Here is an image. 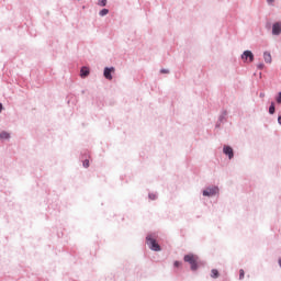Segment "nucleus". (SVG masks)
I'll list each match as a JSON object with an SVG mask.
<instances>
[{
	"mask_svg": "<svg viewBox=\"0 0 281 281\" xmlns=\"http://www.w3.org/2000/svg\"><path fill=\"white\" fill-rule=\"evenodd\" d=\"M278 123L281 125V116L278 117Z\"/></svg>",
	"mask_w": 281,
	"mask_h": 281,
	"instance_id": "a878e982",
	"label": "nucleus"
},
{
	"mask_svg": "<svg viewBox=\"0 0 281 281\" xmlns=\"http://www.w3.org/2000/svg\"><path fill=\"white\" fill-rule=\"evenodd\" d=\"M83 168H89V159H86V160L83 161Z\"/></svg>",
	"mask_w": 281,
	"mask_h": 281,
	"instance_id": "412c9836",
	"label": "nucleus"
},
{
	"mask_svg": "<svg viewBox=\"0 0 281 281\" xmlns=\"http://www.w3.org/2000/svg\"><path fill=\"white\" fill-rule=\"evenodd\" d=\"M211 278H214V279L218 278V270L216 269L211 270Z\"/></svg>",
	"mask_w": 281,
	"mask_h": 281,
	"instance_id": "4468645a",
	"label": "nucleus"
},
{
	"mask_svg": "<svg viewBox=\"0 0 281 281\" xmlns=\"http://www.w3.org/2000/svg\"><path fill=\"white\" fill-rule=\"evenodd\" d=\"M199 257L193 254L186 255L183 258L184 262H188L191 266V271H196L199 269V265L196 263Z\"/></svg>",
	"mask_w": 281,
	"mask_h": 281,
	"instance_id": "f257e3e1",
	"label": "nucleus"
},
{
	"mask_svg": "<svg viewBox=\"0 0 281 281\" xmlns=\"http://www.w3.org/2000/svg\"><path fill=\"white\" fill-rule=\"evenodd\" d=\"M223 153L228 157V159H232L234 157V149L229 145H224L223 146Z\"/></svg>",
	"mask_w": 281,
	"mask_h": 281,
	"instance_id": "6e6552de",
	"label": "nucleus"
},
{
	"mask_svg": "<svg viewBox=\"0 0 281 281\" xmlns=\"http://www.w3.org/2000/svg\"><path fill=\"white\" fill-rule=\"evenodd\" d=\"M113 71H115V67H105L103 70V76L105 78V80H113Z\"/></svg>",
	"mask_w": 281,
	"mask_h": 281,
	"instance_id": "39448f33",
	"label": "nucleus"
},
{
	"mask_svg": "<svg viewBox=\"0 0 281 281\" xmlns=\"http://www.w3.org/2000/svg\"><path fill=\"white\" fill-rule=\"evenodd\" d=\"M269 113L270 115H273V113H276V103H271L270 106H269Z\"/></svg>",
	"mask_w": 281,
	"mask_h": 281,
	"instance_id": "ddd939ff",
	"label": "nucleus"
},
{
	"mask_svg": "<svg viewBox=\"0 0 281 281\" xmlns=\"http://www.w3.org/2000/svg\"><path fill=\"white\" fill-rule=\"evenodd\" d=\"M281 34V22H274L272 24V36H280Z\"/></svg>",
	"mask_w": 281,
	"mask_h": 281,
	"instance_id": "0eeeda50",
	"label": "nucleus"
},
{
	"mask_svg": "<svg viewBox=\"0 0 281 281\" xmlns=\"http://www.w3.org/2000/svg\"><path fill=\"white\" fill-rule=\"evenodd\" d=\"M80 76H81V78H87V76H89V68L82 67L80 69Z\"/></svg>",
	"mask_w": 281,
	"mask_h": 281,
	"instance_id": "9d476101",
	"label": "nucleus"
},
{
	"mask_svg": "<svg viewBox=\"0 0 281 281\" xmlns=\"http://www.w3.org/2000/svg\"><path fill=\"white\" fill-rule=\"evenodd\" d=\"M173 267H181V262L175 261V262H173Z\"/></svg>",
	"mask_w": 281,
	"mask_h": 281,
	"instance_id": "4be33fe9",
	"label": "nucleus"
},
{
	"mask_svg": "<svg viewBox=\"0 0 281 281\" xmlns=\"http://www.w3.org/2000/svg\"><path fill=\"white\" fill-rule=\"evenodd\" d=\"M227 120V110H223L218 116V121L215 125L216 128L221 127V124Z\"/></svg>",
	"mask_w": 281,
	"mask_h": 281,
	"instance_id": "423d86ee",
	"label": "nucleus"
},
{
	"mask_svg": "<svg viewBox=\"0 0 281 281\" xmlns=\"http://www.w3.org/2000/svg\"><path fill=\"white\" fill-rule=\"evenodd\" d=\"M0 139H10V133L3 131L0 133Z\"/></svg>",
	"mask_w": 281,
	"mask_h": 281,
	"instance_id": "9b49d317",
	"label": "nucleus"
},
{
	"mask_svg": "<svg viewBox=\"0 0 281 281\" xmlns=\"http://www.w3.org/2000/svg\"><path fill=\"white\" fill-rule=\"evenodd\" d=\"M274 1H276V0H267V3H268L269 5H273Z\"/></svg>",
	"mask_w": 281,
	"mask_h": 281,
	"instance_id": "5701e85b",
	"label": "nucleus"
},
{
	"mask_svg": "<svg viewBox=\"0 0 281 281\" xmlns=\"http://www.w3.org/2000/svg\"><path fill=\"white\" fill-rule=\"evenodd\" d=\"M245 278V270L240 269L239 270V280H243Z\"/></svg>",
	"mask_w": 281,
	"mask_h": 281,
	"instance_id": "f3484780",
	"label": "nucleus"
},
{
	"mask_svg": "<svg viewBox=\"0 0 281 281\" xmlns=\"http://www.w3.org/2000/svg\"><path fill=\"white\" fill-rule=\"evenodd\" d=\"M106 14H109V9H102V10L99 12V16H106Z\"/></svg>",
	"mask_w": 281,
	"mask_h": 281,
	"instance_id": "2eb2a0df",
	"label": "nucleus"
},
{
	"mask_svg": "<svg viewBox=\"0 0 281 281\" xmlns=\"http://www.w3.org/2000/svg\"><path fill=\"white\" fill-rule=\"evenodd\" d=\"M149 199L150 201H155L157 199V194L156 193H149Z\"/></svg>",
	"mask_w": 281,
	"mask_h": 281,
	"instance_id": "dca6fc26",
	"label": "nucleus"
},
{
	"mask_svg": "<svg viewBox=\"0 0 281 281\" xmlns=\"http://www.w3.org/2000/svg\"><path fill=\"white\" fill-rule=\"evenodd\" d=\"M218 192H221V190L218 189V187L216 186H210L206 187L203 191L202 194L203 196H216V194H218Z\"/></svg>",
	"mask_w": 281,
	"mask_h": 281,
	"instance_id": "7ed1b4c3",
	"label": "nucleus"
},
{
	"mask_svg": "<svg viewBox=\"0 0 281 281\" xmlns=\"http://www.w3.org/2000/svg\"><path fill=\"white\" fill-rule=\"evenodd\" d=\"M259 98H265V92H260Z\"/></svg>",
	"mask_w": 281,
	"mask_h": 281,
	"instance_id": "b1692460",
	"label": "nucleus"
},
{
	"mask_svg": "<svg viewBox=\"0 0 281 281\" xmlns=\"http://www.w3.org/2000/svg\"><path fill=\"white\" fill-rule=\"evenodd\" d=\"M160 74H170V70L162 68V69H160Z\"/></svg>",
	"mask_w": 281,
	"mask_h": 281,
	"instance_id": "6ab92c4d",
	"label": "nucleus"
},
{
	"mask_svg": "<svg viewBox=\"0 0 281 281\" xmlns=\"http://www.w3.org/2000/svg\"><path fill=\"white\" fill-rule=\"evenodd\" d=\"M108 0H98L97 5L100 8H106Z\"/></svg>",
	"mask_w": 281,
	"mask_h": 281,
	"instance_id": "f8f14e48",
	"label": "nucleus"
},
{
	"mask_svg": "<svg viewBox=\"0 0 281 281\" xmlns=\"http://www.w3.org/2000/svg\"><path fill=\"white\" fill-rule=\"evenodd\" d=\"M241 60H244V63H254V53H251V50H245L241 54Z\"/></svg>",
	"mask_w": 281,
	"mask_h": 281,
	"instance_id": "20e7f679",
	"label": "nucleus"
},
{
	"mask_svg": "<svg viewBox=\"0 0 281 281\" xmlns=\"http://www.w3.org/2000/svg\"><path fill=\"white\" fill-rule=\"evenodd\" d=\"M1 111H3V104L2 103H0V113H1Z\"/></svg>",
	"mask_w": 281,
	"mask_h": 281,
	"instance_id": "393cba45",
	"label": "nucleus"
},
{
	"mask_svg": "<svg viewBox=\"0 0 281 281\" xmlns=\"http://www.w3.org/2000/svg\"><path fill=\"white\" fill-rule=\"evenodd\" d=\"M146 243L151 251H161V246H159L157 239L153 238V235H147Z\"/></svg>",
	"mask_w": 281,
	"mask_h": 281,
	"instance_id": "f03ea898",
	"label": "nucleus"
},
{
	"mask_svg": "<svg viewBox=\"0 0 281 281\" xmlns=\"http://www.w3.org/2000/svg\"><path fill=\"white\" fill-rule=\"evenodd\" d=\"M277 103L281 104V92H279L278 97H277Z\"/></svg>",
	"mask_w": 281,
	"mask_h": 281,
	"instance_id": "aec40b11",
	"label": "nucleus"
},
{
	"mask_svg": "<svg viewBox=\"0 0 281 281\" xmlns=\"http://www.w3.org/2000/svg\"><path fill=\"white\" fill-rule=\"evenodd\" d=\"M263 60H265V63L271 65V61H272L271 53L265 52V53H263Z\"/></svg>",
	"mask_w": 281,
	"mask_h": 281,
	"instance_id": "1a4fd4ad",
	"label": "nucleus"
},
{
	"mask_svg": "<svg viewBox=\"0 0 281 281\" xmlns=\"http://www.w3.org/2000/svg\"><path fill=\"white\" fill-rule=\"evenodd\" d=\"M257 69H259V70L265 69V64H263V63H259V64L257 65Z\"/></svg>",
	"mask_w": 281,
	"mask_h": 281,
	"instance_id": "a211bd4d",
	"label": "nucleus"
}]
</instances>
